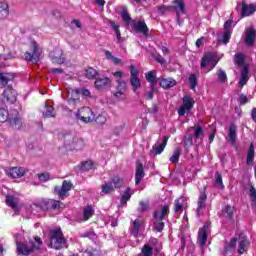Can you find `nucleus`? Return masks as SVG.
Returning <instances> with one entry per match:
<instances>
[{"mask_svg":"<svg viewBox=\"0 0 256 256\" xmlns=\"http://www.w3.org/2000/svg\"><path fill=\"white\" fill-rule=\"evenodd\" d=\"M240 105H245V103H248L249 99L244 95L241 94L238 99Z\"/></svg>","mask_w":256,"mask_h":256,"instance_id":"62","label":"nucleus"},{"mask_svg":"<svg viewBox=\"0 0 256 256\" xmlns=\"http://www.w3.org/2000/svg\"><path fill=\"white\" fill-rule=\"evenodd\" d=\"M205 243H207V226H204L198 232V244L200 247H204Z\"/></svg>","mask_w":256,"mask_h":256,"instance_id":"26","label":"nucleus"},{"mask_svg":"<svg viewBox=\"0 0 256 256\" xmlns=\"http://www.w3.org/2000/svg\"><path fill=\"white\" fill-rule=\"evenodd\" d=\"M38 179H39V181L45 182V181H49V179H51V177L47 173H42V174L38 175Z\"/></svg>","mask_w":256,"mask_h":256,"instance_id":"60","label":"nucleus"},{"mask_svg":"<svg viewBox=\"0 0 256 256\" xmlns=\"http://www.w3.org/2000/svg\"><path fill=\"white\" fill-rule=\"evenodd\" d=\"M123 186V180L119 176H114L111 178V181L104 182L101 185V193L104 195H109V193H113L115 189H120Z\"/></svg>","mask_w":256,"mask_h":256,"instance_id":"6","label":"nucleus"},{"mask_svg":"<svg viewBox=\"0 0 256 256\" xmlns=\"http://www.w3.org/2000/svg\"><path fill=\"white\" fill-rule=\"evenodd\" d=\"M157 9L160 13H165V11H171V6L161 5L157 6Z\"/></svg>","mask_w":256,"mask_h":256,"instance_id":"61","label":"nucleus"},{"mask_svg":"<svg viewBox=\"0 0 256 256\" xmlns=\"http://www.w3.org/2000/svg\"><path fill=\"white\" fill-rule=\"evenodd\" d=\"M255 31L252 28H248L246 30V39L245 43L248 45V47H251L255 43Z\"/></svg>","mask_w":256,"mask_h":256,"instance_id":"27","label":"nucleus"},{"mask_svg":"<svg viewBox=\"0 0 256 256\" xmlns=\"http://www.w3.org/2000/svg\"><path fill=\"white\" fill-rule=\"evenodd\" d=\"M94 85L96 89H103V87H109V85H111V79L107 77L97 78Z\"/></svg>","mask_w":256,"mask_h":256,"instance_id":"28","label":"nucleus"},{"mask_svg":"<svg viewBox=\"0 0 256 256\" xmlns=\"http://www.w3.org/2000/svg\"><path fill=\"white\" fill-rule=\"evenodd\" d=\"M131 195H133V191H131V188H127L121 197V205H127V201L131 199Z\"/></svg>","mask_w":256,"mask_h":256,"instance_id":"44","label":"nucleus"},{"mask_svg":"<svg viewBox=\"0 0 256 256\" xmlns=\"http://www.w3.org/2000/svg\"><path fill=\"white\" fill-rule=\"evenodd\" d=\"M3 97L6 103H15L17 101V91L8 86L3 92Z\"/></svg>","mask_w":256,"mask_h":256,"instance_id":"16","label":"nucleus"},{"mask_svg":"<svg viewBox=\"0 0 256 256\" xmlns=\"http://www.w3.org/2000/svg\"><path fill=\"white\" fill-rule=\"evenodd\" d=\"M170 7L175 11L177 19H181V15L185 14V3H183V0H175Z\"/></svg>","mask_w":256,"mask_h":256,"instance_id":"17","label":"nucleus"},{"mask_svg":"<svg viewBox=\"0 0 256 256\" xmlns=\"http://www.w3.org/2000/svg\"><path fill=\"white\" fill-rule=\"evenodd\" d=\"M131 27H133V29H135V31L138 33H143V35H148L149 33V28L144 21H132Z\"/></svg>","mask_w":256,"mask_h":256,"instance_id":"19","label":"nucleus"},{"mask_svg":"<svg viewBox=\"0 0 256 256\" xmlns=\"http://www.w3.org/2000/svg\"><path fill=\"white\" fill-rule=\"evenodd\" d=\"M9 17V4L7 2H0V19H7Z\"/></svg>","mask_w":256,"mask_h":256,"instance_id":"31","label":"nucleus"},{"mask_svg":"<svg viewBox=\"0 0 256 256\" xmlns=\"http://www.w3.org/2000/svg\"><path fill=\"white\" fill-rule=\"evenodd\" d=\"M5 173L12 179H19L20 177H23L27 171L23 167H12L10 169H6Z\"/></svg>","mask_w":256,"mask_h":256,"instance_id":"15","label":"nucleus"},{"mask_svg":"<svg viewBox=\"0 0 256 256\" xmlns=\"http://www.w3.org/2000/svg\"><path fill=\"white\" fill-rule=\"evenodd\" d=\"M49 57L52 63L56 65H63V63H65V54H63V50L61 48H55L50 52Z\"/></svg>","mask_w":256,"mask_h":256,"instance_id":"12","label":"nucleus"},{"mask_svg":"<svg viewBox=\"0 0 256 256\" xmlns=\"http://www.w3.org/2000/svg\"><path fill=\"white\" fill-rule=\"evenodd\" d=\"M215 179H216V185L219 189H225V186L223 185V177L217 172L215 174Z\"/></svg>","mask_w":256,"mask_h":256,"instance_id":"50","label":"nucleus"},{"mask_svg":"<svg viewBox=\"0 0 256 256\" xmlns=\"http://www.w3.org/2000/svg\"><path fill=\"white\" fill-rule=\"evenodd\" d=\"M146 79L148 83H151V87H155V83H157V73L155 71H150L146 73Z\"/></svg>","mask_w":256,"mask_h":256,"instance_id":"41","label":"nucleus"},{"mask_svg":"<svg viewBox=\"0 0 256 256\" xmlns=\"http://www.w3.org/2000/svg\"><path fill=\"white\" fill-rule=\"evenodd\" d=\"M250 197H251L253 205H255V207H256V190H255V187H253V186L250 187Z\"/></svg>","mask_w":256,"mask_h":256,"instance_id":"57","label":"nucleus"},{"mask_svg":"<svg viewBox=\"0 0 256 256\" xmlns=\"http://www.w3.org/2000/svg\"><path fill=\"white\" fill-rule=\"evenodd\" d=\"M122 19L126 25H131L133 21L131 20V15H129V12L127 11V8H123L122 10Z\"/></svg>","mask_w":256,"mask_h":256,"instance_id":"47","label":"nucleus"},{"mask_svg":"<svg viewBox=\"0 0 256 256\" xmlns=\"http://www.w3.org/2000/svg\"><path fill=\"white\" fill-rule=\"evenodd\" d=\"M141 229H143V220H134L129 228L130 235H133L135 238L139 237V231H141Z\"/></svg>","mask_w":256,"mask_h":256,"instance_id":"18","label":"nucleus"},{"mask_svg":"<svg viewBox=\"0 0 256 256\" xmlns=\"http://www.w3.org/2000/svg\"><path fill=\"white\" fill-rule=\"evenodd\" d=\"M177 85V81L173 78H164L160 81V87L163 89H171V87H175Z\"/></svg>","mask_w":256,"mask_h":256,"instance_id":"29","label":"nucleus"},{"mask_svg":"<svg viewBox=\"0 0 256 256\" xmlns=\"http://www.w3.org/2000/svg\"><path fill=\"white\" fill-rule=\"evenodd\" d=\"M6 205L17 211V194H6Z\"/></svg>","mask_w":256,"mask_h":256,"instance_id":"25","label":"nucleus"},{"mask_svg":"<svg viewBox=\"0 0 256 256\" xmlns=\"http://www.w3.org/2000/svg\"><path fill=\"white\" fill-rule=\"evenodd\" d=\"M60 205V201L44 199L38 205H34V207H39L42 211H49L51 209H59Z\"/></svg>","mask_w":256,"mask_h":256,"instance_id":"11","label":"nucleus"},{"mask_svg":"<svg viewBox=\"0 0 256 256\" xmlns=\"http://www.w3.org/2000/svg\"><path fill=\"white\" fill-rule=\"evenodd\" d=\"M217 75H218V81L220 83H225V81H227V74L222 69L218 70Z\"/></svg>","mask_w":256,"mask_h":256,"instance_id":"51","label":"nucleus"},{"mask_svg":"<svg viewBox=\"0 0 256 256\" xmlns=\"http://www.w3.org/2000/svg\"><path fill=\"white\" fill-rule=\"evenodd\" d=\"M79 95L82 97H91V91L86 88H78L76 90H67V101L68 104L75 107L79 103Z\"/></svg>","mask_w":256,"mask_h":256,"instance_id":"5","label":"nucleus"},{"mask_svg":"<svg viewBox=\"0 0 256 256\" xmlns=\"http://www.w3.org/2000/svg\"><path fill=\"white\" fill-rule=\"evenodd\" d=\"M230 39H231V31L226 30L222 35V42L224 43V45H227Z\"/></svg>","mask_w":256,"mask_h":256,"instance_id":"54","label":"nucleus"},{"mask_svg":"<svg viewBox=\"0 0 256 256\" xmlns=\"http://www.w3.org/2000/svg\"><path fill=\"white\" fill-rule=\"evenodd\" d=\"M95 122L97 123V125H105V123H107V117L103 116V115H99L96 119Z\"/></svg>","mask_w":256,"mask_h":256,"instance_id":"56","label":"nucleus"},{"mask_svg":"<svg viewBox=\"0 0 256 256\" xmlns=\"http://www.w3.org/2000/svg\"><path fill=\"white\" fill-rule=\"evenodd\" d=\"M169 138L163 137L157 141V143L152 147L151 153L152 155H161L167 147V141Z\"/></svg>","mask_w":256,"mask_h":256,"instance_id":"14","label":"nucleus"},{"mask_svg":"<svg viewBox=\"0 0 256 256\" xmlns=\"http://www.w3.org/2000/svg\"><path fill=\"white\" fill-rule=\"evenodd\" d=\"M191 89L195 90V87H197V77L195 74H191L189 77Z\"/></svg>","mask_w":256,"mask_h":256,"instance_id":"55","label":"nucleus"},{"mask_svg":"<svg viewBox=\"0 0 256 256\" xmlns=\"http://www.w3.org/2000/svg\"><path fill=\"white\" fill-rule=\"evenodd\" d=\"M107 23H109L110 27H112L113 31L115 32L116 39L118 41H121V30H119V24L111 20H107Z\"/></svg>","mask_w":256,"mask_h":256,"instance_id":"43","label":"nucleus"},{"mask_svg":"<svg viewBox=\"0 0 256 256\" xmlns=\"http://www.w3.org/2000/svg\"><path fill=\"white\" fill-rule=\"evenodd\" d=\"M225 211L229 217V219H231L233 217V207L231 206H226Z\"/></svg>","mask_w":256,"mask_h":256,"instance_id":"63","label":"nucleus"},{"mask_svg":"<svg viewBox=\"0 0 256 256\" xmlns=\"http://www.w3.org/2000/svg\"><path fill=\"white\" fill-rule=\"evenodd\" d=\"M193 145V136L188 135L184 137V147L187 149L188 147H191Z\"/></svg>","mask_w":256,"mask_h":256,"instance_id":"53","label":"nucleus"},{"mask_svg":"<svg viewBox=\"0 0 256 256\" xmlns=\"http://www.w3.org/2000/svg\"><path fill=\"white\" fill-rule=\"evenodd\" d=\"M185 205H187V202L184 197H180L178 200H176L174 207L175 213H182Z\"/></svg>","mask_w":256,"mask_h":256,"instance_id":"34","label":"nucleus"},{"mask_svg":"<svg viewBox=\"0 0 256 256\" xmlns=\"http://www.w3.org/2000/svg\"><path fill=\"white\" fill-rule=\"evenodd\" d=\"M18 255H29L33 251H39L43 242L40 237H34V240H30L29 243L19 242V234L15 235Z\"/></svg>","mask_w":256,"mask_h":256,"instance_id":"1","label":"nucleus"},{"mask_svg":"<svg viewBox=\"0 0 256 256\" xmlns=\"http://www.w3.org/2000/svg\"><path fill=\"white\" fill-rule=\"evenodd\" d=\"M130 75L131 77H139V70L133 65L130 66Z\"/></svg>","mask_w":256,"mask_h":256,"instance_id":"59","label":"nucleus"},{"mask_svg":"<svg viewBox=\"0 0 256 256\" xmlns=\"http://www.w3.org/2000/svg\"><path fill=\"white\" fill-rule=\"evenodd\" d=\"M228 137L231 141V144L235 145L237 141V126H235V124L230 125Z\"/></svg>","mask_w":256,"mask_h":256,"instance_id":"35","label":"nucleus"},{"mask_svg":"<svg viewBox=\"0 0 256 256\" xmlns=\"http://www.w3.org/2000/svg\"><path fill=\"white\" fill-rule=\"evenodd\" d=\"M50 245L52 249H63L67 247V239L63 236L61 228L50 230Z\"/></svg>","mask_w":256,"mask_h":256,"instance_id":"2","label":"nucleus"},{"mask_svg":"<svg viewBox=\"0 0 256 256\" xmlns=\"http://www.w3.org/2000/svg\"><path fill=\"white\" fill-rule=\"evenodd\" d=\"M182 106L178 109L179 117H183L185 113H191L193 105H195V100L191 95H185L182 99Z\"/></svg>","mask_w":256,"mask_h":256,"instance_id":"9","label":"nucleus"},{"mask_svg":"<svg viewBox=\"0 0 256 256\" xmlns=\"http://www.w3.org/2000/svg\"><path fill=\"white\" fill-rule=\"evenodd\" d=\"M145 177V171L143 170V164L137 163L136 165V173H135V183L139 185L143 178Z\"/></svg>","mask_w":256,"mask_h":256,"instance_id":"23","label":"nucleus"},{"mask_svg":"<svg viewBox=\"0 0 256 256\" xmlns=\"http://www.w3.org/2000/svg\"><path fill=\"white\" fill-rule=\"evenodd\" d=\"M9 121L13 129H21V119L19 113L15 112L14 117L9 116V111L5 108H0V123H7Z\"/></svg>","mask_w":256,"mask_h":256,"instance_id":"4","label":"nucleus"},{"mask_svg":"<svg viewBox=\"0 0 256 256\" xmlns=\"http://www.w3.org/2000/svg\"><path fill=\"white\" fill-rule=\"evenodd\" d=\"M231 25H233V22L231 20L226 21L224 24L225 31H229V29H231Z\"/></svg>","mask_w":256,"mask_h":256,"instance_id":"64","label":"nucleus"},{"mask_svg":"<svg viewBox=\"0 0 256 256\" xmlns=\"http://www.w3.org/2000/svg\"><path fill=\"white\" fill-rule=\"evenodd\" d=\"M68 191H71V183H69L67 180L63 181L61 188L55 187V192L58 193L60 199H63L65 195H67Z\"/></svg>","mask_w":256,"mask_h":256,"instance_id":"20","label":"nucleus"},{"mask_svg":"<svg viewBox=\"0 0 256 256\" xmlns=\"http://www.w3.org/2000/svg\"><path fill=\"white\" fill-rule=\"evenodd\" d=\"M248 247H249V240H247L244 237L239 238L238 253L240 255H243V253L247 252Z\"/></svg>","mask_w":256,"mask_h":256,"instance_id":"30","label":"nucleus"},{"mask_svg":"<svg viewBox=\"0 0 256 256\" xmlns=\"http://www.w3.org/2000/svg\"><path fill=\"white\" fill-rule=\"evenodd\" d=\"M104 54L106 56V59H108L109 61H112V63H114V65H121L122 60L120 58L115 57L111 51L109 50H105Z\"/></svg>","mask_w":256,"mask_h":256,"instance_id":"40","label":"nucleus"},{"mask_svg":"<svg viewBox=\"0 0 256 256\" xmlns=\"http://www.w3.org/2000/svg\"><path fill=\"white\" fill-rule=\"evenodd\" d=\"M234 63L238 65V67H243V65H245V55L236 54L234 58Z\"/></svg>","mask_w":256,"mask_h":256,"instance_id":"46","label":"nucleus"},{"mask_svg":"<svg viewBox=\"0 0 256 256\" xmlns=\"http://www.w3.org/2000/svg\"><path fill=\"white\" fill-rule=\"evenodd\" d=\"M206 201H207V194H205V192H202L198 198V207L196 209L197 217H201V213H203V209H205L206 207V204H205Z\"/></svg>","mask_w":256,"mask_h":256,"instance_id":"21","label":"nucleus"},{"mask_svg":"<svg viewBox=\"0 0 256 256\" xmlns=\"http://www.w3.org/2000/svg\"><path fill=\"white\" fill-rule=\"evenodd\" d=\"M179 157H181V150L179 148H176L170 157V162L171 163H178L179 162Z\"/></svg>","mask_w":256,"mask_h":256,"instance_id":"48","label":"nucleus"},{"mask_svg":"<svg viewBox=\"0 0 256 256\" xmlns=\"http://www.w3.org/2000/svg\"><path fill=\"white\" fill-rule=\"evenodd\" d=\"M253 161H255V146L251 143L247 152L246 163L247 165H253Z\"/></svg>","mask_w":256,"mask_h":256,"instance_id":"33","label":"nucleus"},{"mask_svg":"<svg viewBox=\"0 0 256 256\" xmlns=\"http://www.w3.org/2000/svg\"><path fill=\"white\" fill-rule=\"evenodd\" d=\"M75 117L81 123H91L93 121V110L89 107H82L75 113Z\"/></svg>","mask_w":256,"mask_h":256,"instance_id":"8","label":"nucleus"},{"mask_svg":"<svg viewBox=\"0 0 256 256\" xmlns=\"http://www.w3.org/2000/svg\"><path fill=\"white\" fill-rule=\"evenodd\" d=\"M247 81H249V71L247 70V68H244L241 71V77L239 81L240 87L243 88L244 85H247Z\"/></svg>","mask_w":256,"mask_h":256,"instance_id":"38","label":"nucleus"},{"mask_svg":"<svg viewBox=\"0 0 256 256\" xmlns=\"http://www.w3.org/2000/svg\"><path fill=\"white\" fill-rule=\"evenodd\" d=\"M130 84L134 93H136V95H139V92L137 90L139 89V87H141V79H139V77H130Z\"/></svg>","mask_w":256,"mask_h":256,"instance_id":"37","label":"nucleus"},{"mask_svg":"<svg viewBox=\"0 0 256 256\" xmlns=\"http://www.w3.org/2000/svg\"><path fill=\"white\" fill-rule=\"evenodd\" d=\"M85 75H86L87 79H95V77H97V70H95L93 68H87L85 70Z\"/></svg>","mask_w":256,"mask_h":256,"instance_id":"49","label":"nucleus"},{"mask_svg":"<svg viewBox=\"0 0 256 256\" xmlns=\"http://www.w3.org/2000/svg\"><path fill=\"white\" fill-rule=\"evenodd\" d=\"M166 215H169V205H164L154 212V230L158 231V233L165 229L163 219H165Z\"/></svg>","mask_w":256,"mask_h":256,"instance_id":"3","label":"nucleus"},{"mask_svg":"<svg viewBox=\"0 0 256 256\" xmlns=\"http://www.w3.org/2000/svg\"><path fill=\"white\" fill-rule=\"evenodd\" d=\"M94 213H95V210H93V207L87 206L83 210L82 221H89V219H91V217H93Z\"/></svg>","mask_w":256,"mask_h":256,"instance_id":"39","label":"nucleus"},{"mask_svg":"<svg viewBox=\"0 0 256 256\" xmlns=\"http://www.w3.org/2000/svg\"><path fill=\"white\" fill-rule=\"evenodd\" d=\"M14 76L11 73H0V89L7 87L9 81H13Z\"/></svg>","mask_w":256,"mask_h":256,"instance_id":"24","label":"nucleus"},{"mask_svg":"<svg viewBox=\"0 0 256 256\" xmlns=\"http://www.w3.org/2000/svg\"><path fill=\"white\" fill-rule=\"evenodd\" d=\"M217 56L213 52H208L204 55L201 62V69L204 70L205 73H209V71H213L217 65Z\"/></svg>","mask_w":256,"mask_h":256,"instance_id":"7","label":"nucleus"},{"mask_svg":"<svg viewBox=\"0 0 256 256\" xmlns=\"http://www.w3.org/2000/svg\"><path fill=\"white\" fill-rule=\"evenodd\" d=\"M256 11V5L255 4H246L245 2L242 3V17H251L253 13Z\"/></svg>","mask_w":256,"mask_h":256,"instance_id":"22","label":"nucleus"},{"mask_svg":"<svg viewBox=\"0 0 256 256\" xmlns=\"http://www.w3.org/2000/svg\"><path fill=\"white\" fill-rule=\"evenodd\" d=\"M91 169H93V162L92 161H86L81 166L82 171H91Z\"/></svg>","mask_w":256,"mask_h":256,"instance_id":"52","label":"nucleus"},{"mask_svg":"<svg viewBox=\"0 0 256 256\" xmlns=\"http://www.w3.org/2000/svg\"><path fill=\"white\" fill-rule=\"evenodd\" d=\"M157 238H151L141 249V253L137 256H153V249L157 245Z\"/></svg>","mask_w":256,"mask_h":256,"instance_id":"13","label":"nucleus"},{"mask_svg":"<svg viewBox=\"0 0 256 256\" xmlns=\"http://www.w3.org/2000/svg\"><path fill=\"white\" fill-rule=\"evenodd\" d=\"M45 111H43V117H55V108L53 106L44 105Z\"/></svg>","mask_w":256,"mask_h":256,"instance_id":"45","label":"nucleus"},{"mask_svg":"<svg viewBox=\"0 0 256 256\" xmlns=\"http://www.w3.org/2000/svg\"><path fill=\"white\" fill-rule=\"evenodd\" d=\"M26 61H31L32 63H37L39 61V57H41V48H39V44L37 42H31V52H26L24 55Z\"/></svg>","mask_w":256,"mask_h":256,"instance_id":"10","label":"nucleus"},{"mask_svg":"<svg viewBox=\"0 0 256 256\" xmlns=\"http://www.w3.org/2000/svg\"><path fill=\"white\" fill-rule=\"evenodd\" d=\"M236 245H237V238H232L229 244L224 249V255H227L228 253H233V251H235Z\"/></svg>","mask_w":256,"mask_h":256,"instance_id":"42","label":"nucleus"},{"mask_svg":"<svg viewBox=\"0 0 256 256\" xmlns=\"http://www.w3.org/2000/svg\"><path fill=\"white\" fill-rule=\"evenodd\" d=\"M189 131H194V139L195 141H202L203 137V127L201 126H193L189 129Z\"/></svg>","mask_w":256,"mask_h":256,"instance_id":"32","label":"nucleus"},{"mask_svg":"<svg viewBox=\"0 0 256 256\" xmlns=\"http://www.w3.org/2000/svg\"><path fill=\"white\" fill-rule=\"evenodd\" d=\"M152 57L155 59V61H157V63H160L161 65L165 63V59L161 57V54L154 53L152 54Z\"/></svg>","mask_w":256,"mask_h":256,"instance_id":"58","label":"nucleus"},{"mask_svg":"<svg viewBox=\"0 0 256 256\" xmlns=\"http://www.w3.org/2000/svg\"><path fill=\"white\" fill-rule=\"evenodd\" d=\"M85 147V142L81 138H74L71 142V148L75 149L76 151H80V149H83Z\"/></svg>","mask_w":256,"mask_h":256,"instance_id":"36","label":"nucleus"}]
</instances>
